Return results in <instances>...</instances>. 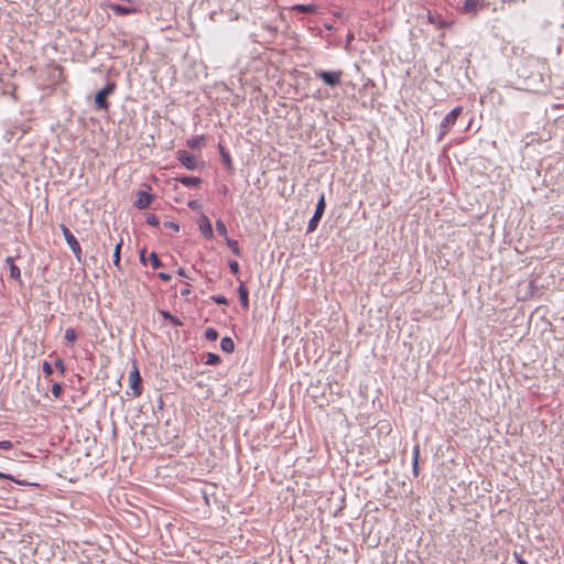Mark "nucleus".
I'll list each match as a JSON object with an SVG mask.
<instances>
[{
    "mask_svg": "<svg viewBox=\"0 0 564 564\" xmlns=\"http://www.w3.org/2000/svg\"><path fill=\"white\" fill-rule=\"evenodd\" d=\"M12 446H13V444L11 441H1L0 442V449L8 451V449H11Z\"/></svg>",
    "mask_w": 564,
    "mask_h": 564,
    "instance_id": "nucleus-29",
    "label": "nucleus"
},
{
    "mask_svg": "<svg viewBox=\"0 0 564 564\" xmlns=\"http://www.w3.org/2000/svg\"><path fill=\"white\" fill-rule=\"evenodd\" d=\"M214 302L219 304H226L227 300L225 299V296H214Z\"/></svg>",
    "mask_w": 564,
    "mask_h": 564,
    "instance_id": "nucleus-34",
    "label": "nucleus"
},
{
    "mask_svg": "<svg viewBox=\"0 0 564 564\" xmlns=\"http://www.w3.org/2000/svg\"><path fill=\"white\" fill-rule=\"evenodd\" d=\"M220 348L227 354H231L235 350V343L230 337H224L220 340Z\"/></svg>",
    "mask_w": 564,
    "mask_h": 564,
    "instance_id": "nucleus-15",
    "label": "nucleus"
},
{
    "mask_svg": "<svg viewBox=\"0 0 564 564\" xmlns=\"http://www.w3.org/2000/svg\"><path fill=\"white\" fill-rule=\"evenodd\" d=\"M216 228H217V231L220 236H223L224 238L227 237V228L225 226V224L221 221V220H217L216 221Z\"/></svg>",
    "mask_w": 564,
    "mask_h": 564,
    "instance_id": "nucleus-24",
    "label": "nucleus"
},
{
    "mask_svg": "<svg viewBox=\"0 0 564 564\" xmlns=\"http://www.w3.org/2000/svg\"><path fill=\"white\" fill-rule=\"evenodd\" d=\"M164 225H165V227L172 228L174 230H178V226L172 221H166Z\"/></svg>",
    "mask_w": 564,
    "mask_h": 564,
    "instance_id": "nucleus-38",
    "label": "nucleus"
},
{
    "mask_svg": "<svg viewBox=\"0 0 564 564\" xmlns=\"http://www.w3.org/2000/svg\"><path fill=\"white\" fill-rule=\"evenodd\" d=\"M178 160L188 170H194L195 166H196V158H195V155H193V154H191V153H188L186 151H178Z\"/></svg>",
    "mask_w": 564,
    "mask_h": 564,
    "instance_id": "nucleus-10",
    "label": "nucleus"
},
{
    "mask_svg": "<svg viewBox=\"0 0 564 564\" xmlns=\"http://www.w3.org/2000/svg\"><path fill=\"white\" fill-rule=\"evenodd\" d=\"M152 203V195L145 191H139L137 194V199L134 202V206L139 209H144L149 207Z\"/></svg>",
    "mask_w": 564,
    "mask_h": 564,
    "instance_id": "nucleus-8",
    "label": "nucleus"
},
{
    "mask_svg": "<svg viewBox=\"0 0 564 564\" xmlns=\"http://www.w3.org/2000/svg\"><path fill=\"white\" fill-rule=\"evenodd\" d=\"M219 360H220L219 357L214 354V365L218 364Z\"/></svg>",
    "mask_w": 564,
    "mask_h": 564,
    "instance_id": "nucleus-42",
    "label": "nucleus"
},
{
    "mask_svg": "<svg viewBox=\"0 0 564 564\" xmlns=\"http://www.w3.org/2000/svg\"><path fill=\"white\" fill-rule=\"evenodd\" d=\"M51 391H52V394H53L55 398H58V397H61V394H62L63 387H62V384H61V383H54V384L52 386V390H51Z\"/></svg>",
    "mask_w": 564,
    "mask_h": 564,
    "instance_id": "nucleus-25",
    "label": "nucleus"
},
{
    "mask_svg": "<svg viewBox=\"0 0 564 564\" xmlns=\"http://www.w3.org/2000/svg\"><path fill=\"white\" fill-rule=\"evenodd\" d=\"M116 89V84L113 82H109L102 89H100L95 96V105L98 110H108L110 105L107 101L108 96H110Z\"/></svg>",
    "mask_w": 564,
    "mask_h": 564,
    "instance_id": "nucleus-1",
    "label": "nucleus"
},
{
    "mask_svg": "<svg viewBox=\"0 0 564 564\" xmlns=\"http://www.w3.org/2000/svg\"><path fill=\"white\" fill-rule=\"evenodd\" d=\"M141 376L137 368V366L133 367V370L129 375V384L130 388L133 390V395L139 397L142 393L141 389Z\"/></svg>",
    "mask_w": 564,
    "mask_h": 564,
    "instance_id": "nucleus-6",
    "label": "nucleus"
},
{
    "mask_svg": "<svg viewBox=\"0 0 564 564\" xmlns=\"http://www.w3.org/2000/svg\"><path fill=\"white\" fill-rule=\"evenodd\" d=\"M55 367L61 371V373H64L65 372V366H64V362L61 358H57L55 360Z\"/></svg>",
    "mask_w": 564,
    "mask_h": 564,
    "instance_id": "nucleus-30",
    "label": "nucleus"
},
{
    "mask_svg": "<svg viewBox=\"0 0 564 564\" xmlns=\"http://www.w3.org/2000/svg\"><path fill=\"white\" fill-rule=\"evenodd\" d=\"M463 108L456 107L451 112H448L442 120L441 127H440V137L441 140L448 131L449 129L456 123V120L458 116L462 113Z\"/></svg>",
    "mask_w": 564,
    "mask_h": 564,
    "instance_id": "nucleus-3",
    "label": "nucleus"
},
{
    "mask_svg": "<svg viewBox=\"0 0 564 564\" xmlns=\"http://www.w3.org/2000/svg\"><path fill=\"white\" fill-rule=\"evenodd\" d=\"M204 335L208 340H212V327H207L204 332Z\"/></svg>",
    "mask_w": 564,
    "mask_h": 564,
    "instance_id": "nucleus-39",
    "label": "nucleus"
},
{
    "mask_svg": "<svg viewBox=\"0 0 564 564\" xmlns=\"http://www.w3.org/2000/svg\"><path fill=\"white\" fill-rule=\"evenodd\" d=\"M77 339V334L74 328L69 327L65 330V340L69 344H74Z\"/></svg>",
    "mask_w": 564,
    "mask_h": 564,
    "instance_id": "nucleus-21",
    "label": "nucleus"
},
{
    "mask_svg": "<svg viewBox=\"0 0 564 564\" xmlns=\"http://www.w3.org/2000/svg\"><path fill=\"white\" fill-rule=\"evenodd\" d=\"M341 70L337 72H326L319 70L316 73V77L321 78L327 86L336 87L340 84L341 80Z\"/></svg>",
    "mask_w": 564,
    "mask_h": 564,
    "instance_id": "nucleus-4",
    "label": "nucleus"
},
{
    "mask_svg": "<svg viewBox=\"0 0 564 564\" xmlns=\"http://www.w3.org/2000/svg\"><path fill=\"white\" fill-rule=\"evenodd\" d=\"M6 263L9 265L10 278L14 279V280H19L20 275H21V271H20L19 267H17L14 264L13 258L12 257H7Z\"/></svg>",
    "mask_w": 564,
    "mask_h": 564,
    "instance_id": "nucleus-12",
    "label": "nucleus"
},
{
    "mask_svg": "<svg viewBox=\"0 0 564 564\" xmlns=\"http://www.w3.org/2000/svg\"><path fill=\"white\" fill-rule=\"evenodd\" d=\"M159 278L163 281H170L171 280V275L165 273V272H160L159 273Z\"/></svg>",
    "mask_w": 564,
    "mask_h": 564,
    "instance_id": "nucleus-36",
    "label": "nucleus"
},
{
    "mask_svg": "<svg viewBox=\"0 0 564 564\" xmlns=\"http://www.w3.org/2000/svg\"><path fill=\"white\" fill-rule=\"evenodd\" d=\"M42 370L46 376H51L53 373V368L50 362L44 361L42 365Z\"/></svg>",
    "mask_w": 564,
    "mask_h": 564,
    "instance_id": "nucleus-27",
    "label": "nucleus"
},
{
    "mask_svg": "<svg viewBox=\"0 0 564 564\" xmlns=\"http://www.w3.org/2000/svg\"><path fill=\"white\" fill-rule=\"evenodd\" d=\"M427 20L430 23L434 24L438 29H445V28H448L452 25L451 22H447L441 18H437L434 14H432L431 12H429V14H427Z\"/></svg>",
    "mask_w": 564,
    "mask_h": 564,
    "instance_id": "nucleus-13",
    "label": "nucleus"
},
{
    "mask_svg": "<svg viewBox=\"0 0 564 564\" xmlns=\"http://www.w3.org/2000/svg\"><path fill=\"white\" fill-rule=\"evenodd\" d=\"M514 556H516L517 562H518L519 564H528V562H527V561H524V560H523L520 555H518L517 553H514Z\"/></svg>",
    "mask_w": 564,
    "mask_h": 564,
    "instance_id": "nucleus-40",
    "label": "nucleus"
},
{
    "mask_svg": "<svg viewBox=\"0 0 564 564\" xmlns=\"http://www.w3.org/2000/svg\"><path fill=\"white\" fill-rule=\"evenodd\" d=\"M197 224H198L199 230L202 231L204 237L207 239H210L212 238V224L209 221V218L204 214H199Z\"/></svg>",
    "mask_w": 564,
    "mask_h": 564,
    "instance_id": "nucleus-9",
    "label": "nucleus"
},
{
    "mask_svg": "<svg viewBox=\"0 0 564 564\" xmlns=\"http://www.w3.org/2000/svg\"><path fill=\"white\" fill-rule=\"evenodd\" d=\"M291 10L301 13H316L318 11V7L316 4H294Z\"/></svg>",
    "mask_w": 564,
    "mask_h": 564,
    "instance_id": "nucleus-11",
    "label": "nucleus"
},
{
    "mask_svg": "<svg viewBox=\"0 0 564 564\" xmlns=\"http://www.w3.org/2000/svg\"><path fill=\"white\" fill-rule=\"evenodd\" d=\"M160 315L169 321L172 325L174 326H181L183 325V323L180 321V318H177L176 316H173L170 312H166V311H160Z\"/></svg>",
    "mask_w": 564,
    "mask_h": 564,
    "instance_id": "nucleus-17",
    "label": "nucleus"
},
{
    "mask_svg": "<svg viewBox=\"0 0 564 564\" xmlns=\"http://www.w3.org/2000/svg\"><path fill=\"white\" fill-rule=\"evenodd\" d=\"M204 500H205V502H206L207 505L209 503V501H208V496H207L206 494H204Z\"/></svg>",
    "mask_w": 564,
    "mask_h": 564,
    "instance_id": "nucleus-43",
    "label": "nucleus"
},
{
    "mask_svg": "<svg viewBox=\"0 0 564 564\" xmlns=\"http://www.w3.org/2000/svg\"><path fill=\"white\" fill-rule=\"evenodd\" d=\"M61 230L63 232V236H64L67 245L72 249L75 258L77 259L78 262H82L83 251H82V247H80L79 242L77 241L75 236L72 234V231L64 224H61Z\"/></svg>",
    "mask_w": 564,
    "mask_h": 564,
    "instance_id": "nucleus-2",
    "label": "nucleus"
},
{
    "mask_svg": "<svg viewBox=\"0 0 564 564\" xmlns=\"http://www.w3.org/2000/svg\"><path fill=\"white\" fill-rule=\"evenodd\" d=\"M204 358H205V362L207 365H212V360H213L212 352L204 354Z\"/></svg>",
    "mask_w": 564,
    "mask_h": 564,
    "instance_id": "nucleus-37",
    "label": "nucleus"
},
{
    "mask_svg": "<svg viewBox=\"0 0 564 564\" xmlns=\"http://www.w3.org/2000/svg\"><path fill=\"white\" fill-rule=\"evenodd\" d=\"M217 337H218V335H217L216 330H214V335H213L214 340H216Z\"/></svg>",
    "mask_w": 564,
    "mask_h": 564,
    "instance_id": "nucleus-44",
    "label": "nucleus"
},
{
    "mask_svg": "<svg viewBox=\"0 0 564 564\" xmlns=\"http://www.w3.org/2000/svg\"><path fill=\"white\" fill-rule=\"evenodd\" d=\"M188 207H191L193 210H198L200 208V204L197 200H189Z\"/></svg>",
    "mask_w": 564,
    "mask_h": 564,
    "instance_id": "nucleus-31",
    "label": "nucleus"
},
{
    "mask_svg": "<svg viewBox=\"0 0 564 564\" xmlns=\"http://www.w3.org/2000/svg\"><path fill=\"white\" fill-rule=\"evenodd\" d=\"M140 259L143 263H145L144 250L141 251Z\"/></svg>",
    "mask_w": 564,
    "mask_h": 564,
    "instance_id": "nucleus-41",
    "label": "nucleus"
},
{
    "mask_svg": "<svg viewBox=\"0 0 564 564\" xmlns=\"http://www.w3.org/2000/svg\"><path fill=\"white\" fill-rule=\"evenodd\" d=\"M229 267H230V270L234 272V273H237L238 270H239V264L237 261H232L229 263Z\"/></svg>",
    "mask_w": 564,
    "mask_h": 564,
    "instance_id": "nucleus-32",
    "label": "nucleus"
},
{
    "mask_svg": "<svg viewBox=\"0 0 564 564\" xmlns=\"http://www.w3.org/2000/svg\"><path fill=\"white\" fill-rule=\"evenodd\" d=\"M149 261L153 269H158L162 265L155 252H152L149 257Z\"/></svg>",
    "mask_w": 564,
    "mask_h": 564,
    "instance_id": "nucleus-23",
    "label": "nucleus"
},
{
    "mask_svg": "<svg viewBox=\"0 0 564 564\" xmlns=\"http://www.w3.org/2000/svg\"><path fill=\"white\" fill-rule=\"evenodd\" d=\"M218 147H219V152H220L221 161L224 162L226 169L228 171H231L232 170V162H231L229 153L224 149V147L221 144H219Z\"/></svg>",
    "mask_w": 564,
    "mask_h": 564,
    "instance_id": "nucleus-16",
    "label": "nucleus"
},
{
    "mask_svg": "<svg viewBox=\"0 0 564 564\" xmlns=\"http://www.w3.org/2000/svg\"><path fill=\"white\" fill-rule=\"evenodd\" d=\"M177 180L186 186H196L200 183V180L198 177H194V176H184V177H180Z\"/></svg>",
    "mask_w": 564,
    "mask_h": 564,
    "instance_id": "nucleus-19",
    "label": "nucleus"
},
{
    "mask_svg": "<svg viewBox=\"0 0 564 564\" xmlns=\"http://www.w3.org/2000/svg\"><path fill=\"white\" fill-rule=\"evenodd\" d=\"M109 7H110V9L113 12H116L118 14H121V15L122 14H130V13H132L134 11V9L122 7L120 4H110Z\"/></svg>",
    "mask_w": 564,
    "mask_h": 564,
    "instance_id": "nucleus-18",
    "label": "nucleus"
},
{
    "mask_svg": "<svg viewBox=\"0 0 564 564\" xmlns=\"http://www.w3.org/2000/svg\"><path fill=\"white\" fill-rule=\"evenodd\" d=\"M412 465H413V466H412V467H413V474H414L415 476H417V475H419V460L413 459V464H412Z\"/></svg>",
    "mask_w": 564,
    "mask_h": 564,
    "instance_id": "nucleus-35",
    "label": "nucleus"
},
{
    "mask_svg": "<svg viewBox=\"0 0 564 564\" xmlns=\"http://www.w3.org/2000/svg\"><path fill=\"white\" fill-rule=\"evenodd\" d=\"M147 223L151 226H158L160 224L159 219L156 218L155 215H149L147 217Z\"/></svg>",
    "mask_w": 564,
    "mask_h": 564,
    "instance_id": "nucleus-28",
    "label": "nucleus"
},
{
    "mask_svg": "<svg viewBox=\"0 0 564 564\" xmlns=\"http://www.w3.org/2000/svg\"><path fill=\"white\" fill-rule=\"evenodd\" d=\"M121 247H122V240H120L116 247H115V250H113V264L120 269V250H121Z\"/></svg>",
    "mask_w": 564,
    "mask_h": 564,
    "instance_id": "nucleus-20",
    "label": "nucleus"
},
{
    "mask_svg": "<svg viewBox=\"0 0 564 564\" xmlns=\"http://www.w3.org/2000/svg\"><path fill=\"white\" fill-rule=\"evenodd\" d=\"M238 293H239V300H240L241 306L243 308H248V306H249L248 290L242 283L238 288Z\"/></svg>",
    "mask_w": 564,
    "mask_h": 564,
    "instance_id": "nucleus-14",
    "label": "nucleus"
},
{
    "mask_svg": "<svg viewBox=\"0 0 564 564\" xmlns=\"http://www.w3.org/2000/svg\"><path fill=\"white\" fill-rule=\"evenodd\" d=\"M485 7L486 0H465V2L463 3L462 12L477 15L479 9H482Z\"/></svg>",
    "mask_w": 564,
    "mask_h": 564,
    "instance_id": "nucleus-7",
    "label": "nucleus"
},
{
    "mask_svg": "<svg viewBox=\"0 0 564 564\" xmlns=\"http://www.w3.org/2000/svg\"><path fill=\"white\" fill-rule=\"evenodd\" d=\"M181 293H182L183 295H184V294H187V293H188V290H183Z\"/></svg>",
    "mask_w": 564,
    "mask_h": 564,
    "instance_id": "nucleus-45",
    "label": "nucleus"
},
{
    "mask_svg": "<svg viewBox=\"0 0 564 564\" xmlns=\"http://www.w3.org/2000/svg\"><path fill=\"white\" fill-rule=\"evenodd\" d=\"M228 247L235 254H239V245L237 240H231L228 237L225 238Z\"/></svg>",
    "mask_w": 564,
    "mask_h": 564,
    "instance_id": "nucleus-22",
    "label": "nucleus"
},
{
    "mask_svg": "<svg viewBox=\"0 0 564 564\" xmlns=\"http://www.w3.org/2000/svg\"><path fill=\"white\" fill-rule=\"evenodd\" d=\"M325 198L324 195H322L317 202L315 213L308 221L307 232H313L317 228L318 223L325 212Z\"/></svg>",
    "mask_w": 564,
    "mask_h": 564,
    "instance_id": "nucleus-5",
    "label": "nucleus"
},
{
    "mask_svg": "<svg viewBox=\"0 0 564 564\" xmlns=\"http://www.w3.org/2000/svg\"><path fill=\"white\" fill-rule=\"evenodd\" d=\"M419 456H420V445L416 444L413 448V459H416L419 460Z\"/></svg>",
    "mask_w": 564,
    "mask_h": 564,
    "instance_id": "nucleus-33",
    "label": "nucleus"
},
{
    "mask_svg": "<svg viewBox=\"0 0 564 564\" xmlns=\"http://www.w3.org/2000/svg\"><path fill=\"white\" fill-rule=\"evenodd\" d=\"M0 478L1 479H10V480H12V481H14V482H17L19 485H30L26 481L17 480V479L13 478V476H11L9 474L1 473V471H0Z\"/></svg>",
    "mask_w": 564,
    "mask_h": 564,
    "instance_id": "nucleus-26",
    "label": "nucleus"
}]
</instances>
